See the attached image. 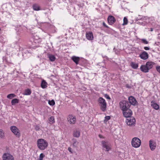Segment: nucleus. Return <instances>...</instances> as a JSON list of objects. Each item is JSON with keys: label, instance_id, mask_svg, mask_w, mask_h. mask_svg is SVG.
Returning <instances> with one entry per match:
<instances>
[{"label": "nucleus", "instance_id": "f257e3e1", "mask_svg": "<svg viewBox=\"0 0 160 160\" xmlns=\"http://www.w3.org/2000/svg\"><path fill=\"white\" fill-rule=\"evenodd\" d=\"M37 145L39 149L44 150L48 147V144L46 140L40 138L38 140Z\"/></svg>", "mask_w": 160, "mask_h": 160}, {"label": "nucleus", "instance_id": "f03ea898", "mask_svg": "<svg viewBox=\"0 0 160 160\" xmlns=\"http://www.w3.org/2000/svg\"><path fill=\"white\" fill-rule=\"evenodd\" d=\"M120 108L122 111H126L130 109V104L128 103V101L126 100H122L119 103Z\"/></svg>", "mask_w": 160, "mask_h": 160}, {"label": "nucleus", "instance_id": "7ed1b4c3", "mask_svg": "<svg viewBox=\"0 0 160 160\" xmlns=\"http://www.w3.org/2000/svg\"><path fill=\"white\" fill-rule=\"evenodd\" d=\"M98 102L100 107V109L102 111L105 112L107 108V103L105 100L102 98L100 97L98 100Z\"/></svg>", "mask_w": 160, "mask_h": 160}, {"label": "nucleus", "instance_id": "20e7f679", "mask_svg": "<svg viewBox=\"0 0 160 160\" xmlns=\"http://www.w3.org/2000/svg\"><path fill=\"white\" fill-rule=\"evenodd\" d=\"M131 143L133 147L136 148H138L141 144V141L138 138L134 137L132 139Z\"/></svg>", "mask_w": 160, "mask_h": 160}, {"label": "nucleus", "instance_id": "39448f33", "mask_svg": "<svg viewBox=\"0 0 160 160\" xmlns=\"http://www.w3.org/2000/svg\"><path fill=\"white\" fill-rule=\"evenodd\" d=\"M10 130L18 138L20 137L21 136L20 131L17 127L14 126H12L10 127Z\"/></svg>", "mask_w": 160, "mask_h": 160}, {"label": "nucleus", "instance_id": "423d86ee", "mask_svg": "<svg viewBox=\"0 0 160 160\" xmlns=\"http://www.w3.org/2000/svg\"><path fill=\"white\" fill-rule=\"evenodd\" d=\"M136 120L133 117H130L127 119L126 122L130 126H134L135 124Z\"/></svg>", "mask_w": 160, "mask_h": 160}, {"label": "nucleus", "instance_id": "0eeeda50", "mask_svg": "<svg viewBox=\"0 0 160 160\" xmlns=\"http://www.w3.org/2000/svg\"><path fill=\"white\" fill-rule=\"evenodd\" d=\"M3 160H14V157L9 153H5L2 155Z\"/></svg>", "mask_w": 160, "mask_h": 160}, {"label": "nucleus", "instance_id": "6e6552de", "mask_svg": "<svg viewBox=\"0 0 160 160\" xmlns=\"http://www.w3.org/2000/svg\"><path fill=\"white\" fill-rule=\"evenodd\" d=\"M122 113L123 116L126 118H128L130 117H132V112L130 109H127L126 111H122Z\"/></svg>", "mask_w": 160, "mask_h": 160}, {"label": "nucleus", "instance_id": "1a4fd4ad", "mask_svg": "<svg viewBox=\"0 0 160 160\" xmlns=\"http://www.w3.org/2000/svg\"><path fill=\"white\" fill-rule=\"evenodd\" d=\"M128 103H130V106L131 105L133 106H136L138 105V102L135 98L133 96L129 97L128 98Z\"/></svg>", "mask_w": 160, "mask_h": 160}, {"label": "nucleus", "instance_id": "9d476101", "mask_svg": "<svg viewBox=\"0 0 160 160\" xmlns=\"http://www.w3.org/2000/svg\"><path fill=\"white\" fill-rule=\"evenodd\" d=\"M68 121L71 124H74L76 121V118L75 116H73L72 115H69L67 118Z\"/></svg>", "mask_w": 160, "mask_h": 160}, {"label": "nucleus", "instance_id": "9b49d317", "mask_svg": "<svg viewBox=\"0 0 160 160\" xmlns=\"http://www.w3.org/2000/svg\"><path fill=\"white\" fill-rule=\"evenodd\" d=\"M102 144L103 147L106 149L105 150L106 151H109L110 149L109 147V143L108 142H106L104 141H102Z\"/></svg>", "mask_w": 160, "mask_h": 160}, {"label": "nucleus", "instance_id": "f8f14e48", "mask_svg": "<svg viewBox=\"0 0 160 160\" xmlns=\"http://www.w3.org/2000/svg\"><path fill=\"white\" fill-rule=\"evenodd\" d=\"M148 53L144 51L139 55V57L142 59L145 60L148 58Z\"/></svg>", "mask_w": 160, "mask_h": 160}, {"label": "nucleus", "instance_id": "ddd939ff", "mask_svg": "<svg viewBox=\"0 0 160 160\" xmlns=\"http://www.w3.org/2000/svg\"><path fill=\"white\" fill-rule=\"evenodd\" d=\"M116 21L115 18L112 16H109L108 18V21L110 25H112Z\"/></svg>", "mask_w": 160, "mask_h": 160}, {"label": "nucleus", "instance_id": "4468645a", "mask_svg": "<svg viewBox=\"0 0 160 160\" xmlns=\"http://www.w3.org/2000/svg\"><path fill=\"white\" fill-rule=\"evenodd\" d=\"M149 145L152 151L154 150L156 147V143L154 142L153 140L151 139L149 141Z\"/></svg>", "mask_w": 160, "mask_h": 160}, {"label": "nucleus", "instance_id": "2eb2a0df", "mask_svg": "<svg viewBox=\"0 0 160 160\" xmlns=\"http://www.w3.org/2000/svg\"><path fill=\"white\" fill-rule=\"evenodd\" d=\"M140 69L142 72H148L149 71L148 69L146 64L145 65H141Z\"/></svg>", "mask_w": 160, "mask_h": 160}, {"label": "nucleus", "instance_id": "dca6fc26", "mask_svg": "<svg viewBox=\"0 0 160 160\" xmlns=\"http://www.w3.org/2000/svg\"><path fill=\"white\" fill-rule=\"evenodd\" d=\"M155 64V63L152 61H148L146 63L147 65L148 70L151 69L153 67V65Z\"/></svg>", "mask_w": 160, "mask_h": 160}, {"label": "nucleus", "instance_id": "f3484780", "mask_svg": "<svg viewBox=\"0 0 160 160\" xmlns=\"http://www.w3.org/2000/svg\"><path fill=\"white\" fill-rule=\"evenodd\" d=\"M151 106L153 108L156 110H158L159 108L158 105L155 103L154 101H151Z\"/></svg>", "mask_w": 160, "mask_h": 160}, {"label": "nucleus", "instance_id": "a211bd4d", "mask_svg": "<svg viewBox=\"0 0 160 160\" xmlns=\"http://www.w3.org/2000/svg\"><path fill=\"white\" fill-rule=\"evenodd\" d=\"M72 59L76 64H78L79 63L80 58L75 56H73L72 57Z\"/></svg>", "mask_w": 160, "mask_h": 160}, {"label": "nucleus", "instance_id": "6ab92c4d", "mask_svg": "<svg viewBox=\"0 0 160 160\" xmlns=\"http://www.w3.org/2000/svg\"><path fill=\"white\" fill-rule=\"evenodd\" d=\"M86 37L88 39L91 40L93 39V36L92 32H89L86 34Z\"/></svg>", "mask_w": 160, "mask_h": 160}, {"label": "nucleus", "instance_id": "aec40b11", "mask_svg": "<svg viewBox=\"0 0 160 160\" xmlns=\"http://www.w3.org/2000/svg\"><path fill=\"white\" fill-rule=\"evenodd\" d=\"M48 57L51 62H53L56 59L55 57L53 55L48 54Z\"/></svg>", "mask_w": 160, "mask_h": 160}, {"label": "nucleus", "instance_id": "412c9836", "mask_svg": "<svg viewBox=\"0 0 160 160\" xmlns=\"http://www.w3.org/2000/svg\"><path fill=\"white\" fill-rule=\"evenodd\" d=\"M47 85L48 83L45 80H42L41 83V87L42 88H46L47 87Z\"/></svg>", "mask_w": 160, "mask_h": 160}, {"label": "nucleus", "instance_id": "4be33fe9", "mask_svg": "<svg viewBox=\"0 0 160 160\" xmlns=\"http://www.w3.org/2000/svg\"><path fill=\"white\" fill-rule=\"evenodd\" d=\"M130 65L134 69H137L138 67V63H135L132 62H131Z\"/></svg>", "mask_w": 160, "mask_h": 160}, {"label": "nucleus", "instance_id": "5701e85b", "mask_svg": "<svg viewBox=\"0 0 160 160\" xmlns=\"http://www.w3.org/2000/svg\"><path fill=\"white\" fill-rule=\"evenodd\" d=\"M31 93V90L29 89H27L25 90L24 94L26 95H30Z\"/></svg>", "mask_w": 160, "mask_h": 160}, {"label": "nucleus", "instance_id": "b1692460", "mask_svg": "<svg viewBox=\"0 0 160 160\" xmlns=\"http://www.w3.org/2000/svg\"><path fill=\"white\" fill-rule=\"evenodd\" d=\"M32 7L34 10L38 11L40 10V7L37 4H34L33 5Z\"/></svg>", "mask_w": 160, "mask_h": 160}, {"label": "nucleus", "instance_id": "393cba45", "mask_svg": "<svg viewBox=\"0 0 160 160\" xmlns=\"http://www.w3.org/2000/svg\"><path fill=\"white\" fill-rule=\"evenodd\" d=\"M19 102V100L17 98L13 99L11 101L12 105H14L16 103H18Z\"/></svg>", "mask_w": 160, "mask_h": 160}, {"label": "nucleus", "instance_id": "a878e982", "mask_svg": "<svg viewBox=\"0 0 160 160\" xmlns=\"http://www.w3.org/2000/svg\"><path fill=\"white\" fill-rule=\"evenodd\" d=\"M72 140L73 141V143L72 144V146L74 148H76L77 147V145L78 144V142H77L76 139H73Z\"/></svg>", "mask_w": 160, "mask_h": 160}, {"label": "nucleus", "instance_id": "bb28decb", "mask_svg": "<svg viewBox=\"0 0 160 160\" xmlns=\"http://www.w3.org/2000/svg\"><path fill=\"white\" fill-rule=\"evenodd\" d=\"M73 136L77 138L79 137L80 136V132L78 131H74L73 133Z\"/></svg>", "mask_w": 160, "mask_h": 160}, {"label": "nucleus", "instance_id": "cd10ccee", "mask_svg": "<svg viewBox=\"0 0 160 160\" xmlns=\"http://www.w3.org/2000/svg\"><path fill=\"white\" fill-rule=\"evenodd\" d=\"M48 120L51 124H52L55 122L54 117L53 116H51L49 119Z\"/></svg>", "mask_w": 160, "mask_h": 160}, {"label": "nucleus", "instance_id": "c85d7f7f", "mask_svg": "<svg viewBox=\"0 0 160 160\" xmlns=\"http://www.w3.org/2000/svg\"><path fill=\"white\" fill-rule=\"evenodd\" d=\"M48 104L51 106H53L55 104V102L54 100H48Z\"/></svg>", "mask_w": 160, "mask_h": 160}, {"label": "nucleus", "instance_id": "c756f323", "mask_svg": "<svg viewBox=\"0 0 160 160\" xmlns=\"http://www.w3.org/2000/svg\"><path fill=\"white\" fill-rule=\"evenodd\" d=\"M15 96V95L14 94L12 93L8 94L7 96V97L8 98L11 99Z\"/></svg>", "mask_w": 160, "mask_h": 160}, {"label": "nucleus", "instance_id": "7c9ffc66", "mask_svg": "<svg viewBox=\"0 0 160 160\" xmlns=\"http://www.w3.org/2000/svg\"><path fill=\"white\" fill-rule=\"evenodd\" d=\"M128 20L127 18L125 17L123 18V25H126L128 24Z\"/></svg>", "mask_w": 160, "mask_h": 160}, {"label": "nucleus", "instance_id": "2f4dec72", "mask_svg": "<svg viewBox=\"0 0 160 160\" xmlns=\"http://www.w3.org/2000/svg\"><path fill=\"white\" fill-rule=\"evenodd\" d=\"M4 137V133L2 129H0V137L2 138H3Z\"/></svg>", "mask_w": 160, "mask_h": 160}, {"label": "nucleus", "instance_id": "473e14b6", "mask_svg": "<svg viewBox=\"0 0 160 160\" xmlns=\"http://www.w3.org/2000/svg\"><path fill=\"white\" fill-rule=\"evenodd\" d=\"M45 157V155L43 153H41L40 154L38 160H43V158Z\"/></svg>", "mask_w": 160, "mask_h": 160}, {"label": "nucleus", "instance_id": "72a5a7b5", "mask_svg": "<svg viewBox=\"0 0 160 160\" xmlns=\"http://www.w3.org/2000/svg\"><path fill=\"white\" fill-rule=\"evenodd\" d=\"M141 41L142 43L145 44H148V41L146 39H141Z\"/></svg>", "mask_w": 160, "mask_h": 160}, {"label": "nucleus", "instance_id": "f704fd0d", "mask_svg": "<svg viewBox=\"0 0 160 160\" xmlns=\"http://www.w3.org/2000/svg\"><path fill=\"white\" fill-rule=\"evenodd\" d=\"M105 119L104 120V122H105V121L107 122L108 120L110 119V117L109 116H107L105 117Z\"/></svg>", "mask_w": 160, "mask_h": 160}, {"label": "nucleus", "instance_id": "c9c22d12", "mask_svg": "<svg viewBox=\"0 0 160 160\" xmlns=\"http://www.w3.org/2000/svg\"><path fill=\"white\" fill-rule=\"evenodd\" d=\"M105 97L107 99H108V100H110L111 99V98H110V97L107 94H105Z\"/></svg>", "mask_w": 160, "mask_h": 160}, {"label": "nucleus", "instance_id": "e433bc0d", "mask_svg": "<svg viewBox=\"0 0 160 160\" xmlns=\"http://www.w3.org/2000/svg\"><path fill=\"white\" fill-rule=\"evenodd\" d=\"M157 70L160 73V66H158L156 67Z\"/></svg>", "mask_w": 160, "mask_h": 160}, {"label": "nucleus", "instance_id": "4c0bfd02", "mask_svg": "<svg viewBox=\"0 0 160 160\" xmlns=\"http://www.w3.org/2000/svg\"><path fill=\"white\" fill-rule=\"evenodd\" d=\"M68 150L71 153H73V152L72 151V149L70 147H69L68 148Z\"/></svg>", "mask_w": 160, "mask_h": 160}, {"label": "nucleus", "instance_id": "58836bf2", "mask_svg": "<svg viewBox=\"0 0 160 160\" xmlns=\"http://www.w3.org/2000/svg\"><path fill=\"white\" fill-rule=\"evenodd\" d=\"M40 129V127L38 126H36L35 127V129L36 131Z\"/></svg>", "mask_w": 160, "mask_h": 160}, {"label": "nucleus", "instance_id": "ea45409f", "mask_svg": "<svg viewBox=\"0 0 160 160\" xmlns=\"http://www.w3.org/2000/svg\"><path fill=\"white\" fill-rule=\"evenodd\" d=\"M103 26L105 27V28H109V27H108V26H107V25L104 22H103Z\"/></svg>", "mask_w": 160, "mask_h": 160}, {"label": "nucleus", "instance_id": "a19ab883", "mask_svg": "<svg viewBox=\"0 0 160 160\" xmlns=\"http://www.w3.org/2000/svg\"><path fill=\"white\" fill-rule=\"evenodd\" d=\"M144 48L146 50H148L150 49L149 48L147 47H145Z\"/></svg>", "mask_w": 160, "mask_h": 160}, {"label": "nucleus", "instance_id": "79ce46f5", "mask_svg": "<svg viewBox=\"0 0 160 160\" xmlns=\"http://www.w3.org/2000/svg\"><path fill=\"white\" fill-rule=\"evenodd\" d=\"M126 87L128 88H130L131 87L129 86L128 84H126Z\"/></svg>", "mask_w": 160, "mask_h": 160}, {"label": "nucleus", "instance_id": "37998d69", "mask_svg": "<svg viewBox=\"0 0 160 160\" xmlns=\"http://www.w3.org/2000/svg\"><path fill=\"white\" fill-rule=\"evenodd\" d=\"M140 19H141V18H137V19H136V20L137 21H138V20H140Z\"/></svg>", "mask_w": 160, "mask_h": 160}, {"label": "nucleus", "instance_id": "c03bdc74", "mask_svg": "<svg viewBox=\"0 0 160 160\" xmlns=\"http://www.w3.org/2000/svg\"><path fill=\"white\" fill-rule=\"evenodd\" d=\"M153 29L152 28H150V31H153Z\"/></svg>", "mask_w": 160, "mask_h": 160}, {"label": "nucleus", "instance_id": "a18cd8bd", "mask_svg": "<svg viewBox=\"0 0 160 160\" xmlns=\"http://www.w3.org/2000/svg\"><path fill=\"white\" fill-rule=\"evenodd\" d=\"M51 76V77H55V76H54V75H52Z\"/></svg>", "mask_w": 160, "mask_h": 160}, {"label": "nucleus", "instance_id": "49530a36", "mask_svg": "<svg viewBox=\"0 0 160 160\" xmlns=\"http://www.w3.org/2000/svg\"><path fill=\"white\" fill-rule=\"evenodd\" d=\"M115 48H114V49H113V50H115Z\"/></svg>", "mask_w": 160, "mask_h": 160}]
</instances>
